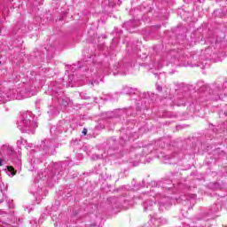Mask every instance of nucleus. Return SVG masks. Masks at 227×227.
<instances>
[{"label": "nucleus", "mask_w": 227, "mask_h": 227, "mask_svg": "<svg viewBox=\"0 0 227 227\" xmlns=\"http://www.w3.org/2000/svg\"><path fill=\"white\" fill-rule=\"evenodd\" d=\"M38 127V124L33 121L31 113H23L18 121V128L20 131L27 134H35V129Z\"/></svg>", "instance_id": "1"}, {"label": "nucleus", "mask_w": 227, "mask_h": 227, "mask_svg": "<svg viewBox=\"0 0 227 227\" xmlns=\"http://www.w3.org/2000/svg\"><path fill=\"white\" fill-rule=\"evenodd\" d=\"M51 146H52V141L44 140L42 142L40 148H41L43 153H51Z\"/></svg>", "instance_id": "2"}, {"label": "nucleus", "mask_w": 227, "mask_h": 227, "mask_svg": "<svg viewBox=\"0 0 227 227\" xmlns=\"http://www.w3.org/2000/svg\"><path fill=\"white\" fill-rule=\"evenodd\" d=\"M2 152L4 153V157H10V155H13V153H15V149H13L10 145H4L2 146Z\"/></svg>", "instance_id": "3"}, {"label": "nucleus", "mask_w": 227, "mask_h": 227, "mask_svg": "<svg viewBox=\"0 0 227 227\" xmlns=\"http://www.w3.org/2000/svg\"><path fill=\"white\" fill-rule=\"evenodd\" d=\"M155 205V200H147L143 203L145 212L148 210H153V206Z\"/></svg>", "instance_id": "4"}, {"label": "nucleus", "mask_w": 227, "mask_h": 227, "mask_svg": "<svg viewBox=\"0 0 227 227\" xmlns=\"http://www.w3.org/2000/svg\"><path fill=\"white\" fill-rule=\"evenodd\" d=\"M12 95H13V90H4L2 93V102L4 104L5 102H8V100H10V98H12Z\"/></svg>", "instance_id": "5"}, {"label": "nucleus", "mask_w": 227, "mask_h": 227, "mask_svg": "<svg viewBox=\"0 0 227 227\" xmlns=\"http://www.w3.org/2000/svg\"><path fill=\"white\" fill-rule=\"evenodd\" d=\"M2 171H4L5 175H8V176H10V175H12V176H15L17 173V171H15V168H13V167L12 166H6L4 168L2 169Z\"/></svg>", "instance_id": "6"}, {"label": "nucleus", "mask_w": 227, "mask_h": 227, "mask_svg": "<svg viewBox=\"0 0 227 227\" xmlns=\"http://www.w3.org/2000/svg\"><path fill=\"white\" fill-rule=\"evenodd\" d=\"M3 200L4 201H5V205H7V207L9 208H14V205H13V200L8 199V196H6V193H3Z\"/></svg>", "instance_id": "7"}, {"label": "nucleus", "mask_w": 227, "mask_h": 227, "mask_svg": "<svg viewBox=\"0 0 227 227\" xmlns=\"http://www.w3.org/2000/svg\"><path fill=\"white\" fill-rule=\"evenodd\" d=\"M1 227H17V223H13V225H12V223L3 222Z\"/></svg>", "instance_id": "8"}, {"label": "nucleus", "mask_w": 227, "mask_h": 227, "mask_svg": "<svg viewBox=\"0 0 227 227\" xmlns=\"http://www.w3.org/2000/svg\"><path fill=\"white\" fill-rule=\"evenodd\" d=\"M62 106H65V107H67V106H68V99H62Z\"/></svg>", "instance_id": "9"}, {"label": "nucleus", "mask_w": 227, "mask_h": 227, "mask_svg": "<svg viewBox=\"0 0 227 227\" xmlns=\"http://www.w3.org/2000/svg\"><path fill=\"white\" fill-rule=\"evenodd\" d=\"M156 89L158 90V91H162V86L156 84Z\"/></svg>", "instance_id": "10"}, {"label": "nucleus", "mask_w": 227, "mask_h": 227, "mask_svg": "<svg viewBox=\"0 0 227 227\" xmlns=\"http://www.w3.org/2000/svg\"><path fill=\"white\" fill-rule=\"evenodd\" d=\"M82 134H83V136H86V134H88V129L84 128L83 130L82 131Z\"/></svg>", "instance_id": "11"}, {"label": "nucleus", "mask_w": 227, "mask_h": 227, "mask_svg": "<svg viewBox=\"0 0 227 227\" xmlns=\"http://www.w3.org/2000/svg\"><path fill=\"white\" fill-rule=\"evenodd\" d=\"M22 143H23L22 140H18L17 145H22Z\"/></svg>", "instance_id": "12"}, {"label": "nucleus", "mask_w": 227, "mask_h": 227, "mask_svg": "<svg viewBox=\"0 0 227 227\" xmlns=\"http://www.w3.org/2000/svg\"><path fill=\"white\" fill-rule=\"evenodd\" d=\"M92 159H98V156L97 154L92 155Z\"/></svg>", "instance_id": "13"}, {"label": "nucleus", "mask_w": 227, "mask_h": 227, "mask_svg": "<svg viewBox=\"0 0 227 227\" xmlns=\"http://www.w3.org/2000/svg\"><path fill=\"white\" fill-rule=\"evenodd\" d=\"M98 82L95 81L94 82H91V84H98Z\"/></svg>", "instance_id": "14"}, {"label": "nucleus", "mask_w": 227, "mask_h": 227, "mask_svg": "<svg viewBox=\"0 0 227 227\" xmlns=\"http://www.w3.org/2000/svg\"><path fill=\"white\" fill-rule=\"evenodd\" d=\"M131 92H126L129 93V95H130V93H132L134 91V90L130 89Z\"/></svg>", "instance_id": "15"}, {"label": "nucleus", "mask_w": 227, "mask_h": 227, "mask_svg": "<svg viewBox=\"0 0 227 227\" xmlns=\"http://www.w3.org/2000/svg\"><path fill=\"white\" fill-rule=\"evenodd\" d=\"M3 162H4V159L2 158L1 164H3Z\"/></svg>", "instance_id": "16"}, {"label": "nucleus", "mask_w": 227, "mask_h": 227, "mask_svg": "<svg viewBox=\"0 0 227 227\" xmlns=\"http://www.w3.org/2000/svg\"><path fill=\"white\" fill-rule=\"evenodd\" d=\"M7 189H8V185L5 186V191H7Z\"/></svg>", "instance_id": "17"}, {"label": "nucleus", "mask_w": 227, "mask_h": 227, "mask_svg": "<svg viewBox=\"0 0 227 227\" xmlns=\"http://www.w3.org/2000/svg\"><path fill=\"white\" fill-rule=\"evenodd\" d=\"M78 68H81V66H78Z\"/></svg>", "instance_id": "18"}, {"label": "nucleus", "mask_w": 227, "mask_h": 227, "mask_svg": "<svg viewBox=\"0 0 227 227\" xmlns=\"http://www.w3.org/2000/svg\"><path fill=\"white\" fill-rule=\"evenodd\" d=\"M193 198H196V195H193Z\"/></svg>", "instance_id": "19"}, {"label": "nucleus", "mask_w": 227, "mask_h": 227, "mask_svg": "<svg viewBox=\"0 0 227 227\" xmlns=\"http://www.w3.org/2000/svg\"><path fill=\"white\" fill-rule=\"evenodd\" d=\"M0 166H1V161H0Z\"/></svg>", "instance_id": "20"}]
</instances>
